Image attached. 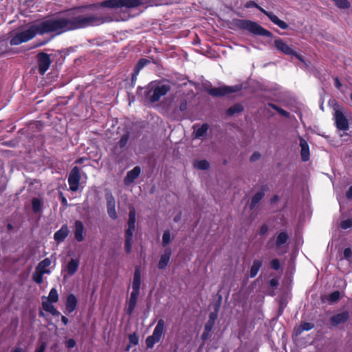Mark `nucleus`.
I'll use <instances>...</instances> for the list:
<instances>
[{
  "mask_svg": "<svg viewBox=\"0 0 352 352\" xmlns=\"http://www.w3.org/2000/svg\"><path fill=\"white\" fill-rule=\"evenodd\" d=\"M95 5L80 7L68 11L64 16L46 20L31 25L28 29L16 33L10 39L11 45L28 42L36 34L68 31L99 26L119 19L113 15L102 12H93Z\"/></svg>",
  "mask_w": 352,
  "mask_h": 352,
  "instance_id": "1",
  "label": "nucleus"
},
{
  "mask_svg": "<svg viewBox=\"0 0 352 352\" xmlns=\"http://www.w3.org/2000/svg\"><path fill=\"white\" fill-rule=\"evenodd\" d=\"M235 25L244 30H247L250 33L256 36H263L271 38L272 34L271 32L263 28L258 23L246 19H237L234 23Z\"/></svg>",
  "mask_w": 352,
  "mask_h": 352,
  "instance_id": "2",
  "label": "nucleus"
},
{
  "mask_svg": "<svg viewBox=\"0 0 352 352\" xmlns=\"http://www.w3.org/2000/svg\"><path fill=\"white\" fill-rule=\"evenodd\" d=\"M143 0H106L98 4V6L111 9L134 8L143 5Z\"/></svg>",
  "mask_w": 352,
  "mask_h": 352,
  "instance_id": "3",
  "label": "nucleus"
},
{
  "mask_svg": "<svg viewBox=\"0 0 352 352\" xmlns=\"http://www.w3.org/2000/svg\"><path fill=\"white\" fill-rule=\"evenodd\" d=\"M170 89L168 84L151 83L147 87L146 97L151 102H155L165 96Z\"/></svg>",
  "mask_w": 352,
  "mask_h": 352,
  "instance_id": "4",
  "label": "nucleus"
},
{
  "mask_svg": "<svg viewBox=\"0 0 352 352\" xmlns=\"http://www.w3.org/2000/svg\"><path fill=\"white\" fill-rule=\"evenodd\" d=\"M166 323L163 319H160L154 328L152 334L148 336L145 340L148 349L153 348L156 343H158L164 335Z\"/></svg>",
  "mask_w": 352,
  "mask_h": 352,
  "instance_id": "5",
  "label": "nucleus"
},
{
  "mask_svg": "<svg viewBox=\"0 0 352 352\" xmlns=\"http://www.w3.org/2000/svg\"><path fill=\"white\" fill-rule=\"evenodd\" d=\"M333 110V118L336 127L340 131H347L349 129V121L344 115L343 109L336 104Z\"/></svg>",
  "mask_w": 352,
  "mask_h": 352,
  "instance_id": "6",
  "label": "nucleus"
},
{
  "mask_svg": "<svg viewBox=\"0 0 352 352\" xmlns=\"http://www.w3.org/2000/svg\"><path fill=\"white\" fill-rule=\"evenodd\" d=\"M241 89V85L223 86L208 89V93L212 96H223L231 93L236 92Z\"/></svg>",
  "mask_w": 352,
  "mask_h": 352,
  "instance_id": "7",
  "label": "nucleus"
},
{
  "mask_svg": "<svg viewBox=\"0 0 352 352\" xmlns=\"http://www.w3.org/2000/svg\"><path fill=\"white\" fill-rule=\"evenodd\" d=\"M105 199L107 201V214L111 219L116 220L118 218L116 210V201L114 196L109 190L105 191Z\"/></svg>",
  "mask_w": 352,
  "mask_h": 352,
  "instance_id": "8",
  "label": "nucleus"
},
{
  "mask_svg": "<svg viewBox=\"0 0 352 352\" xmlns=\"http://www.w3.org/2000/svg\"><path fill=\"white\" fill-rule=\"evenodd\" d=\"M80 180V169L78 166H74L71 170L68 177V184L72 191L76 192L78 190Z\"/></svg>",
  "mask_w": 352,
  "mask_h": 352,
  "instance_id": "9",
  "label": "nucleus"
},
{
  "mask_svg": "<svg viewBox=\"0 0 352 352\" xmlns=\"http://www.w3.org/2000/svg\"><path fill=\"white\" fill-rule=\"evenodd\" d=\"M37 60L38 72L40 74L43 75L48 70L52 63L50 56L44 52L38 53Z\"/></svg>",
  "mask_w": 352,
  "mask_h": 352,
  "instance_id": "10",
  "label": "nucleus"
},
{
  "mask_svg": "<svg viewBox=\"0 0 352 352\" xmlns=\"http://www.w3.org/2000/svg\"><path fill=\"white\" fill-rule=\"evenodd\" d=\"M127 226L128 228L125 232V237L133 238V232L135 229V211L134 209H131L129 211Z\"/></svg>",
  "mask_w": 352,
  "mask_h": 352,
  "instance_id": "11",
  "label": "nucleus"
},
{
  "mask_svg": "<svg viewBox=\"0 0 352 352\" xmlns=\"http://www.w3.org/2000/svg\"><path fill=\"white\" fill-rule=\"evenodd\" d=\"M349 318V313L346 311L333 315L330 318V322L333 327L343 324Z\"/></svg>",
  "mask_w": 352,
  "mask_h": 352,
  "instance_id": "12",
  "label": "nucleus"
},
{
  "mask_svg": "<svg viewBox=\"0 0 352 352\" xmlns=\"http://www.w3.org/2000/svg\"><path fill=\"white\" fill-rule=\"evenodd\" d=\"M141 173L140 166H135L132 170H129L124 179L125 185H130L135 179H137Z\"/></svg>",
  "mask_w": 352,
  "mask_h": 352,
  "instance_id": "13",
  "label": "nucleus"
},
{
  "mask_svg": "<svg viewBox=\"0 0 352 352\" xmlns=\"http://www.w3.org/2000/svg\"><path fill=\"white\" fill-rule=\"evenodd\" d=\"M139 294V292L132 291L130 294L129 300L127 302V307L126 308V312L129 316L131 315L134 311Z\"/></svg>",
  "mask_w": 352,
  "mask_h": 352,
  "instance_id": "14",
  "label": "nucleus"
},
{
  "mask_svg": "<svg viewBox=\"0 0 352 352\" xmlns=\"http://www.w3.org/2000/svg\"><path fill=\"white\" fill-rule=\"evenodd\" d=\"M300 146V155L303 162H307L309 160L310 153L309 146L307 142L301 137H299Z\"/></svg>",
  "mask_w": 352,
  "mask_h": 352,
  "instance_id": "15",
  "label": "nucleus"
},
{
  "mask_svg": "<svg viewBox=\"0 0 352 352\" xmlns=\"http://www.w3.org/2000/svg\"><path fill=\"white\" fill-rule=\"evenodd\" d=\"M275 47L281 52L287 55L295 54V52L282 39L277 38L274 41Z\"/></svg>",
  "mask_w": 352,
  "mask_h": 352,
  "instance_id": "16",
  "label": "nucleus"
},
{
  "mask_svg": "<svg viewBox=\"0 0 352 352\" xmlns=\"http://www.w3.org/2000/svg\"><path fill=\"white\" fill-rule=\"evenodd\" d=\"M77 302L78 300L75 295L69 294L65 302V312L68 314L72 313L76 308Z\"/></svg>",
  "mask_w": 352,
  "mask_h": 352,
  "instance_id": "17",
  "label": "nucleus"
},
{
  "mask_svg": "<svg viewBox=\"0 0 352 352\" xmlns=\"http://www.w3.org/2000/svg\"><path fill=\"white\" fill-rule=\"evenodd\" d=\"M262 12L265 14L272 22L278 25L282 30H286L288 28V25L285 21L279 19L278 17L272 12H267L266 10H262Z\"/></svg>",
  "mask_w": 352,
  "mask_h": 352,
  "instance_id": "18",
  "label": "nucleus"
},
{
  "mask_svg": "<svg viewBox=\"0 0 352 352\" xmlns=\"http://www.w3.org/2000/svg\"><path fill=\"white\" fill-rule=\"evenodd\" d=\"M69 232V230L68 226L66 224H65L60 228V229H59L54 233V239L58 243H61L68 236Z\"/></svg>",
  "mask_w": 352,
  "mask_h": 352,
  "instance_id": "19",
  "label": "nucleus"
},
{
  "mask_svg": "<svg viewBox=\"0 0 352 352\" xmlns=\"http://www.w3.org/2000/svg\"><path fill=\"white\" fill-rule=\"evenodd\" d=\"M140 285H141L140 267L139 266H136L135 267L133 278V282H132V291L140 292Z\"/></svg>",
  "mask_w": 352,
  "mask_h": 352,
  "instance_id": "20",
  "label": "nucleus"
},
{
  "mask_svg": "<svg viewBox=\"0 0 352 352\" xmlns=\"http://www.w3.org/2000/svg\"><path fill=\"white\" fill-rule=\"evenodd\" d=\"M171 256V250L169 248L165 249L164 254L160 256L159 263H158V268L160 270H164L168 265L170 258Z\"/></svg>",
  "mask_w": 352,
  "mask_h": 352,
  "instance_id": "21",
  "label": "nucleus"
},
{
  "mask_svg": "<svg viewBox=\"0 0 352 352\" xmlns=\"http://www.w3.org/2000/svg\"><path fill=\"white\" fill-rule=\"evenodd\" d=\"M84 225L82 221L78 220L75 222L74 236L77 241L81 242L84 240Z\"/></svg>",
  "mask_w": 352,
  "mask_h": 352,
  "instance_id": "22",
  "label": "nucleus"
},
{
  "mask_svg": "<svg viewBox=\"0 0 352 352\" xmlns=\"http://www.w3.org/2000/svg\"><path fill=\"white\" fill-rule=\"evenodd\" d=\"M194 131L193 135L195 138L200 139L201 138L206 135L208 129L209 125L206 123L203 124L201 126H199L197 124L193 126Z\"/></svg>",
  "mask_w": 352,
  "mask_h": 352,
  "instance_id": "23",
  "label": "nucleus"
},
{
  "mask_svg": "<svg viewBox=\"0 0 352 352\" xmlns=\"http://www.w3.org/2000/svg\"><path fill=\"white\" fill-rule=\"evenodd\" d=\"M79 260L72 258L66 266L65 271L68 276H73L78 270L79 266Z\"/></svg>",
  "mask_w": 352,
  "mask_h": 352,
  "instance_id": "24",
  "label": "nucleus"
},
{
  "mask_svg": "<svg viewBox=\"0 0 352 352\" xmlns=\"http://www.w3.org/2000/svg\"><path fill=\"white\" fill-rule=\"evenodd\" d=\"M42 307L43 309L50 313L52 315L55 316H60V312L58 311L55 307L52 305V303H50V302H42Z\"/></svg>",
  "mask_w": 352,
  "mask_h": 352,
  "instance_id": "25",
  "label": "nucleus"
},
{
  "mask_svg": "<svg viewBox=\"0 0 352 352\" xmlns=\"http://www.w3.org/2000/svg\"><path fill=\"white\" fill-rule=\"evenodd\" d=\"M43 299H45L46 300H43L44 302H50V303H55L58 301L59 296L57 289L55 287H53L50 291L48 297L46 298L45 296L43 297Z\"/></svg>",
  "mask_w": 352,
  "mask_h": 352,
  "instance_id": "26",
  "label": "nucleus"
},
{
  "mask_svg": "<svg viewBox=\"0 0 352 352\" xmlns=\"http://www.w3.org/2000/svg\"><path fill=\"white\" fill-rule=\"evenodd\" d=\"M51 259L50 258H45L38 263L36 269L38 270V271L45 272V274H50V271L47 267L51 265Z\"/></svg>",
  "mask_w": 352,
  "mask_h": 352,
  "instance_id": "27",
  "label": "nucleus"
},
{
  "mask_svg": "<svg viewBox=\"0 0 352 352\" xmlns=\"http://www.w3.org/2000/svg\"><path fill=\"white\" fill-rule=\"evenodd\" d=\"M289 240V235L285 232H281L277 236L276 240V246L277 248H280L283 245L286 244Z\"/></svg>",
  "mask_w": 352,
  "mask_h": 352,
  "instance_id": "28",
  "label": "nucleus"
},
{
  "mask_svg": "<svg viewBox=\"0 0 352 352\" xmlns=\"http://www.w3.org/2000/svg\"><path fill=\"white\" fill-rule=\"evenodd\" d=\"M262 265V261L261 260H254L250 269V276L251 278L255 277L261 267Z\"/></svg>",
  "mask_w": 352,
  "mask_h": 352,
  "instance_id": "29",
  "label": "nucleus"
},
{
  "mask_svg": "<svg viewBox=\"0 0 352 352\" xmlns=\"http://www.w3.org/2000/svg\"><path fill=\"white\" fill-rule=\"evenodd\" d=\"M264 197V192L263 191H259L257 192L252 198L251 203H250V208L253 209L257 204L263 199Z\"/></svg>",
  "mask_w": 352,
  "mask_h": 352,
  "instance_id": "30",
  "label": "nucleus"
},
{
  "mask_svg": "<svg viewBox=\"0 0 352 352\" xmlns=\"http://www.w3.org/2000/svg\"><path fill=\"white\" fill-rule=\"evenodd\" d=\"M214 322L208 321L206 322L204 327V331L201 335L202 340H207L209 338L210 333L212 331V329L213 327Z\"/></svg>",
  "mask_w": 352,
  "mask_h": 352,
  "instance_id": "31",
  "label": "nucleus"
},
{
  "mask_svg": "<svg viewBox=\"0 0 352 352\" xmlns=\"http://www.w3.org/2000/svg\"><path fill=\"white\" fill-rule=\"evenodd\" d=\"M314 327V324L311 322H304L300 327L295 329L296 334H300L303 331H309L312 329Z\"/></svg>",
  "mask_w": 352,
  "mask_h": 352,
  "instance_id": "32",
  "label": "nucleus"
},
{
  "mask_svg": "<svg viewBox=\"0 0 352 352\" xmlns=\"http://www.w3.org/2000/svg\"><path fill=\"white\" fill-rule=\"evenodd\" d=\"M243 108L241 104H236L227 109L226 113L228 116H233L235 113H240L243 111Z\"/></svg>",
  "mask_w": 352,
  "mask_h": 352,
  "instance_id": "33",
  "label": "nucleus"
},
{
  "mask_svg": "<svg viewBox=\"0 0 352 352\" xmlns=\"http://www.w3.org/2000/svg\"><path fill=\"white\" fill-rule=\"evenodd\" d=\"M209 163L207 160H196L194 162V166L199 170H207L209 168Z\"/></svg>",
  "mask_w": 352,
  "mask_h": 352,
  "instance_id": "34",
  "label": "nucleus"
},
{
  "mask_svg": "<svg viewBox=\"0 0 352 352\" xmlns=\"http://www.w3.org/2000/svg\"><path fill=\"white\" fill-rule=\"evenodd\" d=\"M43 274H45V272L38 271V270L36 269L32 274V279L37 284H41L43 282Z\"/></svg>",
  "mask_w": 352,
  "mask_h": 352,
  "instance_id": "35",
  "label": "nucleus"
},
{
  "mask_svg": "<svg viewBox=\"0 0 352 352\" xmlns=\"http://www.w3.org/2000/svg\"><path fill=\"white\" fill-rule=\"evenodd\" d=\"M170 242V232L166 230L162 235V244L163 247H166Z\"/></svg>",
  "mask_w": 352,
  "mask_h": 352,
  "instance_id": "36",
  "label": "nucleus"
},
{
  "mask_svg": "<svg viewBox=\"0 0 352 352\" xmlns=\"http://www.w3.org/2000/svg\"><path fill=\"white\" fill-rule=\"evenodd\" d=\"M129 139V133H126L123 134L122 135L120 140L118 142L119 147L120 148H124L126 146V144H127Z\"/></svg>",
  "mask_w": 352,
  "mask_h": 352,
  "instance_id": "37",
  "label": "nucleus"
},
{
  "mask_svg": "<svg viewBox=\"0 0 352 352\" xmlns=\"http://www.w3.org/2000/svg\"><path fill=\"white\" fill-rule=\"evenodd\" d=\"M335 4L341 9H347L350 7V3L347 0H333Z\"/></svg>",
  "mask_w": 352,
  "mask_h": 352,
  "instance_id": "38",
  "label": "nucleus"
},
{
  "mask_svg": "<svg viewBox=\"0 0 352 352\" xmlns=\"http://www.w3.org/2000/svg\"><path fill=\"white\" fill-rule=\"evenodd\" d=\"M340 298V293L338 291L332 292L329 295L328 300L331 303L337 302Z\"/></svg>",
  "mask_w": 352,
  "mask_h": 352,
  "instance_id": "39",
  "label": "nucleus"
},
{
  "mask_svg": "<svg viewBox=\"0 0 352 352\" xmlns=\"http://www.w3.org/2000/svg\"><path fill=\"white\" fill-rule=\"evenodd\" d=\"M32 210L34 212H38L41 206V202L39 199L34 198L32 201Z\"/></svg>",
  "mask_w": 352,
  "mask_h": 352,
  "instance_id": "40",
  "label": "nucleus"
},
{
  "mask_svg": "<svg viewBox=\"0 0 352 352\" xmlns=\"http://www.w3.org/2000/svg\"><path fill=\"white\" fill-rule=\"evenodd\" d=\"M340 226L342 229L346 230L352 227V219H347L340 222Z\"/></svg>",
  "mask_w": 352,
  "mask_h": 352,
  "instance_id": "41",
  "label": "nucleus"
},
{
  "mask_svg": "<svg viewBox=\"0 0 352 352\" xmlns=\"http://www.w3.org/2000/svg\"><path fill=\"white\" fill-rule=\"evenodd\" d=\"M132 239H133V238L125 237L124 248H125V251L127 254H129L131 251Z\"/></svg>",
  "mask_w": 352,
  "mask_h": 352,
  "instance_id": "42",
  "label": "nucleus"
},
{
  "mask_svg": "<svg viewBox=\"0 0 352 352\" xmlns=\"http://www.w3.org/2000/svg\"><path fill=\"white\" fill-rule=\"evenodd\" d=\"M129 340L131 344L137 345L139 342V338L136 333L129 335Z\"/></svg>",
  "mask_w": 352,
  "mask_h": 352,
  "instance_id": "43",
  "label": "nucleus"
},
{
  "mask_svg": "<svg viewBox=\"0 0 352 352\" xmlns=\"http://www.w3.org/2000/svg\"><path fill=\"white\" fill-rule=\"evenodd\" d=\"M245 7L246 8H256L258 10H259L261 12L262 10H265L263 8H261L260 6H258L255 1H249L246 3Z\"/></svg>",
  "mask_w": 352,
  "mask_h": 352,
  "instance_id": "44",
  "label": "nucleus"
},
{
  "mask_svg": "<svg viewBox=\"0 0 352 352\" xmlns=\"http://www.w3.org/2000/svg\"><path fill=\"white\" fill-rule=\"evenodd\" d=\"M149 63V61H148V60H146V59H144V58H142V59H140V60L138 61V64H137V65H136V67H135V69H136V71H137V73H138V72H139V71H140L142 67H144V65H146L147 63Z\"/></svg>",
  "mask_w": 352,
  "mask_h": 352,
  "instance_id": "45",
  "label": "nucleus"
},
{
  "mask_svg": "<svg viewBox=\"0 0 352 352\" xmlns=\"http://www.w3.org/2000/svg\"><path fill=\"white\" fill-rule=\"evenodd\" d=\"M76 343L74 339L70 338L67 340L65 342V345L68 349L74 348L76 346Z\"/></svg>",
  "mask_w": 352,
  "mask_h": 352,
  "instance_id": "46",
  "label": "nucleus"
},
{
  "mask_svg": "<svg viewBox=\"0 0 352 352\" xmlns=\"http://www.w3.org/2000/svg\"><path fill=\"white\" fill-rule=\"evenodd\" d=\"M344 257L346 259H349L352 256V250L351 248H345L343 252Z\"/></svg>",
  "mask_w": 352,
  "mask_h": 352,
  "instance_id": "47",
  "label": "nucleus"
},
{
  "mask_svg": "<svg viewBox=\"0 0 352 352\" xmlns=\"http://www.w3.org/2000/svg\"><path fill=\"white\" fill-rule=\"evenodd\" d=\"M271 267L274 270H278L280 268V262H279V261L278 259H276V258L273 259L271 261Z\"/></svg>",
  "mask_w": 352,
  "mask_h": 352,
  "instance_id": "48",
  "label": "nucleus"
},
{
  "mask_svg": "<svg viewBox=\"0 0 352 352\" xmlns=\"http://www.w3.org/2000/svg\"><path fill=\"white\" fill-rule=\"evenodd\" d=\"M261 157V154L258 152H254L250 157V162H254L259 160Z\"/></svg>",
  "mask_w": 352,
  "mask_h": 352,
  "instance_id": "49",
  "label": "nucleus"
},
{
  "mask_svg": "<svg viewBox=\"0 0 352 352\" xmlns=\"http://www.w3.org/2000/svg\"><path fill=\"white\" fill-rule=\"evenodd\" d=\"M268 231V226L267 225H263L259 230L258 234L260 235L265 234Z\"/></svg>",
  "mask_w": 352,
  "mask_h": 352,
  "instance_id": "50",
  "label": "nucleus"
},
{
  "mask_svg": "<svg viewBox=\"0 0 352 352\" xmlns=\"http://www.w3.org/2000/svg\"><path fill=\"white\" fill-rule=\"evenodd\" d=\"M46 348V344L45 342H43L36 350L34 352H45Z\"/></svg>",
  "mask_w": 352,
  "mask_h": 352,
  "instance_id": "51",
  "label": "nucleus"
},
{
  "mask_svg": "<svg viewBox=\"0 0 352 352\" xmlns=\"http://www.w3.org/2000/svg\"><path fill=\"white\" fill-rule=\"evenodd\" d=\"M278 112L284 117L287 118L289 116V113L281 108L278 109Z\"/></svg>",
  "mask_w": 352,
  "mask_h": 352,
  "instance_id": "52",
  "label": "nucleus"
},
{
  "mask_svg": "<svg viewBox=\"0 0 352 352\" xmlns=\"http://www.w3.org/2000/svg\"><path fill=\"white\" fill-rule=\"evenodd\" d=\"M346 196L348 199H352V186L346 191Z\"/></svg>",
  "mask_w": 352,
  "mask_h": 352,
  "instance_id": "53",
  "label": "nucleus"
},
{
  "mask_svg": "<svg viewBox=\"0 0 352 352\" xmlns=\"http://www.w3.org/2000/svg\"><path fill=\"white\" fill-rule=\"evenodd\" d=\"M335 86L336 88L340 89L342 86L341 82H340L339 79L338 78H335Z\"/></svg>",
  "mask_w": 352,
  "mask_h": 352,
  "instance_id": "54",
  "label": "nucleus"
},
{
  "mask_svg": "<svg viewBox=\"0 0 352 352\" xmlns=\"http://www.w3.org/2000/svg\"><path fill=\"white\" fill-rule=\"evenodd\" d=\"M277 285H278V281H277V280H276V279L273 278V279H272V280H270V285H271L272 287H275V286H276Z\"/></svg>",
  "mask_w": 352,
  "mask_h": 352,
  "instance_id": "55",
  "label": "nucleus"
},
{
  "mask_svg": "<svg viewBox=\"0 0 352 352\" xmlns=\"http://www.w3.org/2000/svg\"><path fill=\"white\" fill-rule=\"evenodd\" d=\"M61 321L65 325L68 323V319L65 316H61Z\"/></svg>",
  "mask_w": 352,
  "mask_h": 352,
  "instance_id": "56",
  "label": "nucleus"
},
{
  "mask_svg": "<svg viewBox=\"0 0 352 352\" xmlns=\"http://www.w3.org/2000/svg\"><path fill=\"white\" fill-rule=\"evenodd\" d=\"M292 55L296 56L300 61L304 62L302 57L300 55L298 54L296 52L295 54H292Z\"/></svg>",
  "mask_w": 352,
  "mask_h": 352,
  "instance_id": "57",
  "label": "nucleus"
},
{
  "mask_svg": "<svg viewBox=\"0 0 352 352\" xmlns=\"http://www.w3.org/2000/svg\"><path fill=\"white\" fill-rule=\"evenodd\" d=\"M61 202L63 204H64L65 206H67V199L63 195H61Z\"/></svg>",
  "mask_w": 352,
  "mask_h": 352,
  "instance_id": "58",
  "label": "nucleus"
},
{
  "mask_svg": "<svg viewBox=\"0 0 352 352\" xmlns=\"http://www.w3.org/2000/svg\"><path fill=\"white\" fill-rule=\"evenodd\" d=\"M12 352H23V349L17 346L12 349Z\"/></svg>",
  "mask_w": 352,
  "mask_h": 352,
  "instance_id": "59",
  "label": "nucleus"
},
{
  "mask_svg": "<svg viewBox=\"0 0 352 352\" xmlns=\"http://www.w3.org/2000/svg\"><path fill=\"white\" fill-rule=\"evenodd\" d=\"M210 322H214V320L216 319V315L213 313H211L210 314Z\"/></svg>",
  "mask_w": 352,
  "mask_h": 352,
  "instance_id": "60",
  "label": "nucleus"
},
{
  "mask_svg": "<svg viewBox=\"0 0 352 352\" xmlns=\"http://www.w3.org/2000/svg\"><path fill=\"white\" fill-rule=\"evenodd\" d=\"M186 109V102L182 103L180 105V110L184 111Z\"/></svg>",
  "mask_w": 352,
  "mask_h": 352,
  "instance_id": "61",
  "label": "nucleus"
},
{
  "mask_svg": "<svg viewBox=\"0 0 352 352\" xmlns=\"http://www.w3.org/2000/svg\"><path fill=\"white\" fill-rule=\"evenodd\" d=\"M269 106L271 107L273 109L276 110L278 111L279 107L278 106H276V104H269Z\"/></svg>",
  "mask_w": 352,
  "mask_h": 352,
  "instance_id": "62",
  "label": "nucleus"
},
{
  "mask_svg": "<svg viewBox=\"0 0 352 352\" xmlns=\"http://www.w3.org/2000/svg\"><path fill=\"white\" fill-rule=\"evenodd\" d=\"M181 219V214H178L174 217V221L177 222Z\"/></svg>",
  "mask_w": 352,
  "mask_h": 352,
  "instance_id": "63",
  "label": "nucleus"
},
{
  "mask_svg": "<svg viewBox=\"0 0 352 352\" xmlns=\"http://www.w3.org/2000/svg\"><path fill=\"white\" fill-rule=\"evenodd\" d=\"M138 73H137V71H135V74H134L132 76V82H135L136 80V77Z\"/></svg>",
  "mask_w": 352,
  "mask_h": 352,
  "instance_id": "64",
  "label": "nucleus"
}]
</instances>
